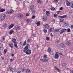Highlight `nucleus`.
<instances>
[{"label": "nucleus", "mask_w": 73, "mask_h": 73, "mask_svg": "<svg viewBox=\"0 0 73 73\" xmlns=\"http://www.w3.org/2000/svg\"><path fill=\"white\" fill-rule=\"evenodd\" d=\"M24 50H23V52H26V51H27V49H25L24 48Z\"/></svg>", "instance_id": "obj_47"}, {"label": "nucleus", "mask_w": 73, "mask_h": 73, "mask_svg": "<svg viewBox=\"0 0 73 73\" xmlns=\"http://www.w3.org/2000/svg\"><path fill=\"white\" fill-rule=\"evenodd\" d=\"M18 73H21V71H19L17 72Z\"/></svg>", "instance_id": "obj_59"}, {"label": "nucleus", "mask_w": 73, "mask_h": 73, "mask_svg": "<svg viewBox=\"0 0 73 73\" xmlns=\"http://www.w3.org/2000/svg\"><path fill=\"white\" fill-rule=\"evenodd\" d=\"M66 5L67 6H70V5H72V2H68V3H67Z\"/></svg>", "instance_id": "obj_17"}, {"label": "nucleus", "mask_w": 73, "mask_h": 73, "mask_svg": "<svg viewBox=\"0 0 73 73\" xmlns=\"http://www.w3.org/2000/svg\"><path fill=\"white\" fill-rule=\"evenodd\" d=\"M66 64L64 63L63 64L62 66H63V67H64V68H65V67L66 66Z\"/></svg>", "instance_id": "obj_28"}, {"label": "nucleus", "mask_w": 73, "mask_h": 73, "mask_svg": "<svg viewBox=\"0 0 73 73\" xmlns=\"http://www.w3.org/2000/svg\"><path fill=\"white\" fill-rule=\"evenodd\" d=\"M15 56V54H11V56L12 57H13Z\"/></svg>", "instance_id": "obj_55"}, {"label": "nucleus", "mask_w": 73, "mask_h": 73, "mask_svg": "<svg viewBox=\"0 0 73 73\" xmlns=\"http://www.w3.org/2000/svg\"><path fill=\"white\" fill-rule=\"evenodd\" d=\"M15 29L16 30H19L20 29V27L19 26H16Z\"/></svg>", "instance_id": "obj_11"}, {"label": "nucleus", "mask_w": 73, "mask_h": 73, "mask_svg": "<svg viewBox=\"0 0 73 73\" xmlns=\"http://www.w3.org/2000/svg\"><path fill=\"white\" fill-rule=\"evenodd\" d=\"M26 44H27V42H26V40H25L23 44V46H24V45H26Z\"/></svg>", "instance_id": "obj_32"}, {"label": "nucleus", "mask_w": 73, "mask_h": 73, "mask_svg": "<svg viewBox=\"0 0 73 73\" xmlns=\"http://www.w3.org/2000/svg\"><path fill=\"white\" fill-rule=\"evenodd\" d=\"M34 9L35 8H34V6L33 5L31 6L30 7V9L31 11H32V10H33V9Z\"/></svg>", "instance_id": "obj_18"}, {"label": "nucleus", "mask_w": 73, "mask_h": 73, "mask_svg": "<svg viewBox=\"0 0 73 73\" xmlns=\"http://www.w3.org/2000/svg\"><path fill=\"white\" fill-rule=\"evenodd\" d=\"M4 28H6L7 27V24L6 23L4 24L3 25Z\"/></svg>", "instance_id": "obj_29"}, {"label": "nucleus", "mask_w": 73, "mask_h": 73, "mask_svg": "<svg viewBox=\"0 0 73 73\" xmlns=\"http://www.w3.org/2000/svg\"><path fill=\"white\" fill-rule=\"evenodd\" d=\"M16 39L15 38H13V40H12V42H13V43H14V44L15 43H17V42H16Z\"/></svg>", "instance_id": "obj_19"}, {"label": "nucleus", "mask_w": 73, "mask_h": 73, "mask_svg": "<svg viewBox=\"0 0 73 73\" xmlns=\"http://www.w3.org/2000/svg\"><path fill=\"white\" fill-rule=\"evenodd\" d=\"M25 53L27 54H31V50L29 49L28 50H27L25 52Z\"/></svg>", "instance_id": "obj_3"}, {"label": "nucleus", "mask_w": 73, "mask_h": 73, "mask_svg": "<svg viewBox=\"0 0 73 73\" xmlns=\"http://www.w3.org/2000/svg\"><path fill=\"white\" fill-rule=\"evenodd\" d=\"M43 31L44 33H46L47 32V30H45V29H44L43 30Z\"/></svg>", "instance_id": "obj_43"}, {"label": "nucleus", "mask_w": 73, "mask_h": 73, "mask_svg": "<svg viewBox=\"0 0 73 73\" xmlns=\"http://www.w3.org/2000/svg\"><path fill=\"white\" fill-rule=\"evenodd\" d=\"M17 17L18 18H19V19L22 18V17H23V15L21 13L18 14L17 15Z\"/></svg>", "instance_id": "obj_2"}, {"label": "nucleus", "mask_w": 73, "mask_h": 73, "mask_svg": "<svg viewBox=\"0 0 73 73\" xmlns=\"http://www.w3.org/2000/svg\"><path fill=\"white\" fill-rule=\"evenodd\" d=\"M54 17H56V16H57V14H54Z\"/></svg>", "instance_id": "obj_57"}, {"label": "nucleus", "mask_w": 73, "mask_h": 73, "mask_svg": "<svg viewBox=\"0 0 73 73\" xmlns=\"http://www.w3.org/2000/svg\"><path fill=\"white\" fill-rule=\"evenodd\" d=\"M13 70V69L12 68H11L10 70V72H12Z\"/></svg>", "instance_id": "obj_44"}, {"label": "nucleus", "mask_w": 73, "mask_h": 73, "mask_svg": "<svg viewBox=\"0 0 73 73\" xmlns=\"http://www.w3.org/2000/svg\"><path fill=\"white\" fill-rule=\"evenodd\" d=\"M29 46V44H27V46L24 48L25 49L28 50V46Z\"/></svg>", "instance_id": "obj_23"}, {"label": "nucleus", "mask_w": 73, "mask_h": 73, "mask_svg": "<svg viewBox=\"0 0 73 73\" xmlns=\"http://www.w3.org/2000/svg\"><path fill=\"white\" fill-rule=\"evenodd\" d=\"M65 46L64 44H62L60 45V47L61 48H64Z\"/></svg>", "instance_id": "obj_26"}, {"label": "nucleus", "mask_w": 73, "mask_h": 73, "mask_svg": "<svg viewBox=\"0 0 73 73\" xmlns=\"http://www.w3.org/2000/svg\"><path fill=\"white\" fill-rule=\"evenodd\" d=\"M5 11V9H1L0 10V12H3Z\"/></svg>", "instance_id": "obj_16"}, {"label": "nucleus", "mask_w": 73, "mask_h": 73, "mask_svg": "<svg viewBox=\"0 0 73 73\" xmlns=\"http://www.w3.org/2000/svg\"><path fill=\"white\" fill-rule=\"evenodd\" d=\"M58 17L60 18H65L66 16V15H63V16H58Z\"/></svg>", "instance_id": "obj_20"}, {"label": "nucleus", "mask_w": 73, "mask_h": 73, "mask_svg": "<svg viewBox=\"0 0 73 73\" xmlns=\"http://www.w3.org/2000/svg\"><path fill=\"white\" fill-rule=\"evenodd\" d=\"M7 15H9V14H11V13H10V11H7Z\"/></svg>", "instance_id": "obj_34"}, {"label": "nucleus", "mask_w": 73, "mask_h": 73, "mask_svg": "<svg viewBox=\"0 0 73 73\" xmlns=\"http://www.w3.org/2000/svg\"><path fill=\"white\" fill-rule=\"evenodd\" d=\"M14 24H11L10 26L9 27V29H11L12 28H13L14 27Z\"/></svg>", "instance_id": "obj_10"}, {"label": "nucleus", "mask_w": 73, "mask_h": 73, "mask_svg": "<svg viewBox=\"0 0 73 73\" xmlns=\"http://www.w3.org/2000/svg\"><path fill=\"white\" fill-rule=\"evenodd\" d=\"M10 59V62H12V61H13V60H14V59L12 58V59Z\"/></svg>", "instance_id": "obj_45"}, {"label": "nucleus", "mask_w": 73, "mask_h": 73, "mask_svg": "<svg viewBox=\"0 0 73 73\" xmlns=\"http://www.w3.org/2000/svg\"><path fill=\"white\" fill-rule=\"evenodd\" d=\"M29 16V14H28V13H27L26 15V16Z\"/></svg>", "instance_id": "obj_56"}, {"label": "nucleus", "mask_w": 73, "mask_h": 73, "mask_svg": "<svg viewBox=\"0 0 73 73\" xmlns=\"http://www.w3.org/2000/svg\"><path fill=\"white\" fill-rule=\"evenodd\" d=\"M32 13L33 14V13H35V10H33L31 11Z\"/></svg>", "instance_id": "obj_36"}, {"label": "nucleus", "mask_w": 73, "mask_h": 73, "mask_svg": "<svg viewBox=\"0 0 73 73\" xmlns=\"http://www.w3.org/2000/svg\"><path fill=\"white\" fill-rule=\"evenodd\" d=\"M66 31V29H62L61 30V32L60 33V34H62V33H64V32H65Z\"/></svg>", "instance_id": "obj_6"}, {"label": "nucleus", "mask_w": 73, "mask_h": 73, "mask_svg": "<svg viewBox=\"0 0 73 73\" xmlns=\"http://www.w3.org/2000/svg\"><path fill=\"white\" fill-rule=\"evenodd\" d=\"M10 13L11 14H12V13H13V10L11 9L10 11Z\"/></svg>", "instance_id": "obj_35"}, {"label": "nucleus", "mask_w": 73, "mask_h": 73, "mask_svg": "<svg viewBox=\"0 0 73 73\" xmlns=\"http://www.w3.org/2000/svg\"><path fill=\"white\" fill-rule=\"evenodd\" d=\"M54 68L55 69H56V70H57V71H58V72H60V69H59V68H57V66H55L54 67Z\"/></svg>", "instance_id": "obj_9"}, {"label": "nucleus", "mask_w": 73, "mask_h": 73, "mask_svg": "<svg viewBox=\"0 0 73 73\" xmlns=\"http://www.w3.org/2000/svg\"><path fill=\"white\" fill-rule=\"evenodd\" d=\"M47 55L46 54L44 55L43 57L44 58V59H40V60L41 61H42V62H48V59H47Z\"/></svg>", "instance_id": "obj_1"}, {"label": "nucleus", "mask_w": 73, "mask_h": 73, "mask_svg": "<svg viewBox=\"0 0 73 73\" xmlns=\"http://www.w3.org/2000/svg\"><path fill=\"white\" fill-rule=\"evenodd\" d=\"M13 33H14V31L13 30H11L9 32V33L10 35H12Z\"/></svg>", "instance_id": "obj_24"}, {"label": "nucleus", "mask_w": 73, "mask_h": 73, "mask_svg": "<svg viewBox=\"0 0 73 73\" xmlns=\"http://www.w3.org/2000/svg\"><path fill=\"white\" fill-rule=\"evenodd\" d=\"M63 21H64V19H60V23L63 22Z\"/></svg>", "instance_id": "obj_46"}, {"label": "nucleus", "mask_w": 73, "mask_h": 73, "mask_svg": "<svg viewBox=\"0 0 73 73\" xmlns=\"http://www.w3.org/2000/svg\"><path fill=\"white\" fill-rule=\"evenodd\" d=\"M9 46L11 47V48H13V43H10L9 44Z\"/></svg>", "instance_id": "obj_14"}, {"label": "nucleus", "mask_w": 73, "mask_h": 73, "mask_svg": "<svg viewBox=\"0 0 73 73\" xmlns=\"http://www.w3.org/2000/svg\"><path fill=\"white\" fill-rule=\"evenodd\" d=\"M6 17V15H5L4 14L2 15L1 17V19L2 20H4L5 19V17Z\"/></svg>", "instance_id": "obj_4"}, {"label": "nucleus", "mask_w": 73, "mask_h": 73, "mask_svg": "<svg viewBox=\"0 0 73 73\" xmlns=\"http://www.w3.org/2000/svg\"><path fill=\"white\" fill-rule=\"evenodd\" d=\"M37 1L38 3H39V4L41 3V1H40V0H37Z\"/></svg>", "instance_id": "obj_31"}, {"label": "nucleus", "mask_w": 73, "mask_h": 73, "mask_svg": "<svg viewBox=\"0 0 73 73\" xmlns=\"http://www.w3.org/2000/svg\"><path fill=\"white\" fill-rule=\"evenodd\" d=\"M20 45H23V42H20Z\"/></svg>", "instance_id": "obj_64"}, {"label": "nucleus", "mask_w": 73, "mask_h": 73, "mask_svg": "<svg viewBox=\"0 0 73 73\" xmlns=\"http://www.w3.org/2000/svg\"><path fill=\"white\" fill-rule=\"evenodd\" d=\"M36 24L37 26H40V21H38Z\"/></svg>", "instance_id": "obj_27"}, {"label": "nucleus", "mask_w": 73, "mask_h": 73, "mask_svg": "<svg viewBox=\"0 0 73 73\" xmlns=\"http://www.w3.org/2000/svg\"><path fill=\"white\" fill-rule=\"evenodd\" d=\"M46 40H48H48H49V38L48 37H47L46 38Z\"/></svg>", "instance_id": "obj_48"}, {"label": "nucleus", "mask_w": 73, "mask_h": 73, "mask_svg": "<svg viewBox=\"0 0 73 73\" xmlns=\"http://www.w3.org/2000/svg\"><path fill=\"white\" fill-rule=\"evenodd\" d=\"M27 42H31V39H28L27 40Z\"/></svg>", "instance_id": "obj_41"}, {"label": "nucleus", "mask_w": 73, "mask_h": 73, "mask_svg": "<svg viewBox=\"0 0 73 73\" xmlns=\"http://www.w3.org/2000/svg\"><path fill=\"white\" fill-rule=\"evenodd\" d=\"M7 49H5L3 51L4 54H5L7 53Z\"/></svg>", "instance_id": "obj_30"}, {"label": "nucleus", "mask_w": 73, "mask_h": 73, "mask_svg": "<svg viewBox=\"0 0 73 73\" xmlns=\"http://www.w3.org/2000/svg\"><path fill=\"white\" fill-rule=\"evenodd\" d=\"M52 22H54L55 21V20L53 19L52 20Z\"/></svg>", "instance_id": "obj_61"}, {"label": "nucleus", "mask_w": 73, "mask_h": 73, "mask_svg": "<svg viewBox=\"0 0 73 73\" xmlns=\"http://www.w3.org/2000/svg\"><path fill=\"white\" fill-rule=\"evenodd\" d=\"M14 46L15 47L16 49H17V48H18V46H17V43H14Z\"/></svg>", "instance_id": "obj_21"}, {"label": "nucleus", "mask_w": 73, "mask_h": 73, "mask_svg": "<svg viewBox=\"0 0 73 73\" xmlns=\"http://www.w3.org/2000/svg\"><path fill=\"white\" fill-rule=\"evenodd\" d=\"M26 73H31V70L29 69H27L26 70Z\"/></svg>", "instance_id": "obj_12"}, {"label": "nucleus", "mask_w": 73, "mask_h": 73, "mask_svg": "<svg viewBox=\"0 0 73 73\" xmlns=\"http://www.w3.org/2000/svg\"><path fill=\"white\" fill-rule=\"evenodd\" d=\"M50 36H51V37H52V36H53V35H52V33H51Z\"/></svg>", "instance_id": "obj_62"}, {"label": "nucleus", "mask_w": 73, "mask_h": 73, "mask_svg": "<svg viewBox=\"0 0 73 73\" xmlns=\"http://www.w3.org/2000/svg\"><path fill=\"white\" fill-rule=\"evenodd\" d=\"M25 68L23 67H22L21 68V71H22V72H24L25 71Z\"/></svg>", "instance_id": "obj_7"}, {"label": "nucleus", "mask_w": 73, "mask_h": 73, "mask_svg": "<svg viewBox=\"0 0 73 73\" xmlns=\"http://www.w3.org/2000/svg\"><path fill=\"white\" fill-rule=\"evenodd\" d=\"M59 54L61 55V56H62V53L61 52H60L59 53Z\"/></svg>", "instance_id": "obj_51"}, {"label": "nucleus", "mask_w": 73, "mask_h": 73, "mask_svg": "<svg viewBox=\"0 0 73 73\" xmlns=\"http://www.w3.org/2000/svg\"><path fill=\"white\" fill-rule=\"evenodd\" d=\"M64 25H65V26H67V27H68V26H69V25H67V23H64Z\"/></svg>", "instance_id": "obj_37"}, {"label": "nucleus", "mask_w": 73, "mask_h": 73, "mask_svg": "<svg viewBox=\"0 0 73 73\" xmlns=\"http://www.w3.org/2000/svg\"><path fill=\"white\" fill-rule=\"evenodd\" d=\"M54 57L55 59H57V58H58L59 57V56L58 54V52H56V54L54 56Z\"/></svg>", "instance_id": "obj_5"}, {"label": "nucleus", "mask_w": 73, "mask_h": 73, "mask_svg": "<svg viewBox=\"0 0 73 73\" xmlns=\"http://www.w3.org/2000/svg\"><path fill=\"white\" fill-rule=\"evenodd\" d=\"M71 27L72 28H73V25L71 26Z\"/></svg>", "instance_id": "obj_63"}, {"label": "nucleus", "mask_w": 73, "mask_h": 73, "mask_svg": "<svg viewBox=\"0 0 73 73\" xmlns=\"http://www.w3.org/2000/svg\"><path fill=\"white\" fill-rule=\"evenodd\" d=\"M56 13L57 14H60V13H61V11H58L56 12Z\"/></svg>", "instance_id": "obj_39"}, {"label": "nucleus", "mask_w": 73, "mask_h": 73, "mask_svg": "<svg viewBox=\"0 0 73 73\" xmlns=\"http://www.w3.org/2000/svg\"><path fill=\"white\" fill-rule=\"evenodd\" d=\"M51 10H52V11L55 10V8H54V7H52V8H51Z\"/></svg>", "instance_id": "obj_49"}, {"label": "nucleus", "mask_w": 73, "mask_h": 73, "mask_svg": "<svg viewBox=\"0 0 73 73\" xmlns=\"http://www.w3.org/2000/svg\"><path fill=\"white\" fill-rule=\"evenodd\" d=\"M67 44L68 45H71V42L70 41H68L67 42Z\"/></svg>", "instance_id": "obj_25"}, {"label": "nucleus", "mask_w": 73, "mask_h": 73, "mask_svg": "<svg viewBox=\"0 0 73 73\" xmlns=\"http://www.w3.org/2000/svg\"><path fill=\"white\" fill-rule=\"evenodd\" d=\"M62 9H63L62 7H61L60 8V10H62Z\"/></svg>", "instance_id": "obj_60"}, {"label": "nucleus", "mask_w": 73, "mask_h": 73, "mask_svg": "<svg viewBox=\"0 0 73 73\" xmlns=\"http://www.w3.org/2000/svg\"><path fill=\"white\" fill-rule=\"evenodd\" d=\"M35 16L34 15H33L32 17V18L33 19H35Z\"/></svg>", "instance_id": "obj_53"}, {"label": "nucleus", "mask_w": 73, "mask_h": 73, "mask_svg": "<svg viewBox=\"0 0 73 73\" xmlns=\"http://www.w3.org/2000/svg\"><path fill=\"white\" fill-rule=\"evenodd\" d=\"M52 29H53V28H51L50 29H49V32H52Z\"/></svg>", "instance_id": "obj_42"}, {"label": "nucleus", "mask_w": 73, "mask_h": 73, "mask_svg": "<svg viewBox=\"0 0 73 73\" xmlns=\"http://www.w3.org/2000/svg\"><path fill=\"white\" fill-rule=\"evenodd\" d=\"M32 36H33V37H36V35H35V34H34L33 33L32 34Z\"/></svg>", "instance_id": "obj_50"}, {"label": "nucleus", "mask_w": 73, "mask_h": 73, "mask_svg": "<svg viewBox=\"0 0 73 73\" xmlns=\"http://www.w3.org/2000/svg\"><path fill=\"white\" fill-rule=\"evenodd\" d=\"M69 1L68 0L66 1V4H67V3H69Z\"/></svg>", "instance_id": "obj_54"}, {"label": "nucleus", "mask_w": 73, "mask_h": 73, "mask_svg": "<svg viewBox=\"0 0 73 73\" xmlns=\"http://www.w3.org/2000/svg\"><path fill=\"white\" fill-rule=\"evenodd\" d=\"M44 27L45 28L48 29V28H49V25L48 24H45L44 25Z\"/></svg>", "instance_id": "obj_8"}, {"label": "nucleus", "mask_w": 73, "mask_h": 73, "mask_svg": "<svg viewBox=\"0 0 73 73\" xmlns=\"http://www.w3.org/2000/svg\"><path fill=\"white\" fill-rule=\"evenodd\" d=\"M27 22L28 23L30 22V20L29 19H27Z\"/></svg>", "instance_id": "obj_33"}, {"label": "nucleus", "mask_w": 73, "mask_h": 73, "mask_svg": "<svg viewBox=\"0 0 73 73\" xmlns=\"http://www.w3.org/2000/svg\"><path fill=\"white\" fill-rule=\"evenodd\" d=\"M36 56V54H35L33 56V58L34 59H35V56Z\"/></svg>", "instance_id": "obj_58"}, {"label": "nucleus", "mask_w": 73, "mask_h": 73, "mask_svg": "<svg viewBox=\"0 0 73 73\" xmlns=\"http://www.w3.org/2000/svg\"><path fill=\"white\" fill-rule=\"evenodd\" d=\"M70 32V29H67V32Z\"/></svg>", "instance_id": "obj_40"}, {"label": "nucleus", "mask_w": 73, "mask_h": 73, "mask_svg": "<svg viewBox=\"0 0 73 73\" xmlns=\"http://www.w3.org/2000/svg\"><path fill=\"white\" fill-rule=\"evenodd\" d=\"M47 19V17L45 16H43V20L44 21H46Z\"/></svg>", "instance_id": "obj_13"}, {"label": "nucleus", "mask_w": 73, "mask_h": 73, "mask_svg": "<svg viewBox=\"0 0 73 73\" xmlns=\"http://www.w3.org/2000/svg\"><path fill=\"white\" fill-rule=\"evenodd\" d=\"M48 53H51V52L52 51V49H51V48H48Z\"/></svg>", "instance_id": "obj_15"}, {"label": "nucleus", "mask_w": 73, "mask_h": 73, "mask_svg": "<svg viewBox=\"0 0 73 73\" xmlns=\"http://www.w3.org/2000/svg\"><path fill=\"white\" fill-rule=\"evenodd\" d=\"M46 16L49 15V14H50V13L49 12V11H46Z\"/></svg>", "instance_id": "obj_22"}, {"label": "nucleus", "mask_w": 73, "mask_h": 73, "mask_svg": "<svg viewBox=\"0 0 73 73\" xmlns=\"http://www.w3.org/2000/svg\"><path fill=\"white\" fill-rule=\"evenodd\" d=\"M2 40L3 41H4V40H5V37L4 36H3L2 39Z\"/></svg>", "instance_id": "obj_38"}, {"label": "nucleus", "mask_w": 73, "mask_h": 73, "mask_svg": "<svg viewBox=\"0 0 73 73\" xmlns=\"http://www.w3.org/2000/svg\"><path fill=\"white\" fill-rule=\"evenodd\" d=\"M55 31L56 32H59V30L58 29H56L55 30Z\"/></svg>", "instance_id": "obj_52"}]
</instances>
